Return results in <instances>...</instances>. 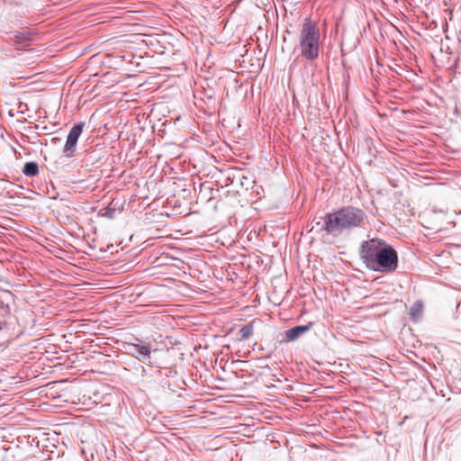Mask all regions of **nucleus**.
I'll list each match as a JSON object with an SVG mask.
<instances>
[{"label":"nucleus","instance_id":"nucleus-3","mask_svg":"<svg viewBox=\"0 0 461 461\" xmlns=\"http://www.w3.org/2000/svg\"><path fill=\"white\" fill-rule=\"evenodd\" d=\"M385 246L386 243L379 239H371L362 242L360 256L369 268L374 267L375 260Z\"/></svg>","mask_w":461,"mask_h":461},{"label":"nucleus","instance_id":"nucleus-6","mask_svg":"<svg viewBox=\"0 0 461 461\" xmlns=\"http://www.w3.org/2000/svg\"><path fill=\"white\" fill-rule=\"evenodd\" d=\"M129 353L140 362L146 363L150 357V347L142 344H129Z\"/></svg>","mask_w":461,"mask_h":461},{"label":"nucleus","instance_id":"nucleus-5","mask_svg":"<svg viewBox=\"0 0 461 461\" xmlns=\"http://www.w3.org/2000/svg\"><path fill=\"white\" fill-rule=\"evenodd\" d=\"M84 125V122L77 123L69 131L63 148V155L65 158H70L76 155L77 143L83 131Z\"/></svg>","mask_w":461,"mask_h":461},{"label":"nucleus","instance_id":"nucleus-11","mask_svg":"<svg viewBox=\"0 0 461 461\" xmlns=\"http://www.w3.org/2000/svg\"><path fill=\"white\" fill-rule=\"evenodd\" d=\"M2 330V324L0 323V330Z\"/></svg>","mask_w":461,"mask_h":461},{"label":"nucleus","instance_id":"nucleus-4","mask_svg":"<svg viewBox=\"0 0 461 461\" xmlns=\"http://www.w3.org/2000/svg\"><path fill=\"white\" fill-rule=\"evenodd\" d=\"M398 256L396 251L390 246H385L375 260L372 269H381L384 272H391L396 269Z\"/></svg>","mask_w":461,"mask_h":461},{"label":"nucleus","instance_id":"nucleus-8","mask_svg":"<svg viewBox=\"0 0 461 461\" xmlns=\"http://www.w3.org/2000/svg\"><path fill=\"white\" fill-rule=\"evenodd\" d=\"M423 311V303L420 301L415 302L411 309H410V315L413 321L419 320L422 315Z\"/></svg>","mask_w":461,"mask_h":461},{"label":"nucleus","instance_id":"nucleus-7","mask_svg":"<svg viewBox=\"0 0 461 461\" xmlns=\"http://www.w3.org/2000/svg\"><path fill=\"white\" fill-rule=\"evenodd\" d=\"M310 330V325L295 326L285 331V339L287 341H294L301 337L303 333Z\"/></svg>","mask_w":461,"mask_h":461},{"label":"nucleus","instance_id":"nucleus-9","mask_svg":"<svg viewBox=\"0 0 461 461\" xmlns=\"http://www.w3.org/2000/svg\"><path fill=\"white\" fill-rule=\"evenodd\" d=\"M23 173L27 176H34L39 173V167L36 162H27L24 164Z\"/></svg>","mask_w":461,"mask_h":461},{"label":"nucleus","instance_id":"nucleus-2","mask_svg":"<svg viewBox=\"0 0 461 461\" xmlns=\"http://www.w3.org/2000/svg\"><path fill=\"white\" fill-rule=\"evenodd\" d=\"M299 48L301 55L309 60H313L319 56L320 30L309 19H306L302 25L299 35Z\"/></svg>","mask_w":461,"mask_h":461},{"label":"nucleus","instance_id":"nucleus-1","mask_svg":"<svg viewBox=\"0 0 461 461\" xmlns=\"http://www.w3.org/2000/svg\"><path fill=\"white\" fill-rule=\"evenodd\" d=\"M366 220L365 212L353 205L343 206L332 212L327 213L323 218V222H316L321 226V230L326 235L339 237L342 233L350 231L354 229L363 228Z\"/></svg>","mask_w":461,"mask_h":461},{"label":"nucleus","instance_id":"nucleus-10","mask_svg":"<svg viewBox=\"0 0 461 461\" xmlns=\"http://www.w3.org/2000/svg\"><path fill=\"white\" fill-rule=\"evenodd\" d=\"M254 332V321H250L247 325L243 326L240 330V335L242 339H249Z\"/></svg>","mask_w":461,"mask_h":461}]
</instances>
